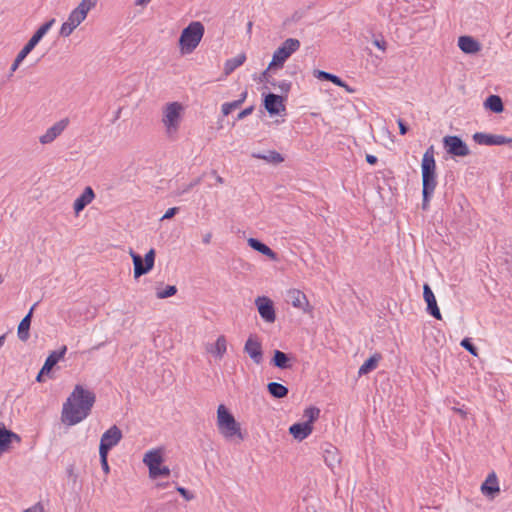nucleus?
<instances>
[{"label": "nucleus", "mask_w": 512, "mask_h": 512, "mask_svg": "<svg viewBox=\"0 0 512 512\" xmlns=\"http://www.w3.org/2000/svg\"><path fill=\"white\" fill-rule=\"evenodd\" d=\"M66 348L63 349L62 352H52L46 359L43 367L42 373H49L52 368L58 363V361L63 357Z\"/></svg>", "instance_id": "nucleus-33"}, {"label": "nucleus", "mask_w": 512, "mask_h": 512, "mask_svg": "<svg viewBox=\"0 0 512 512\" xmlns=\"http://www.w3.org/2000/svg\"><path fill=\"white\" fill-rule=\"evenodd\" d=\"M200 183V179H196L195 181L191 182L187 186H185L182 190L177 191L176 195L181 196L184 193L189 192L194 186L198 185Z\"/></svg>", "instance_id": "nucleus-44"}, {"label": "nucleus", "mask_w": 512, "mask_h": 512, "mask_svg": "<svg viewBox=\"0 0 512 512\" xmlns=\"http://www.w3.org/2000/svg\"><path fill=\"white\" fill-rule=\"evenodd\" d=\"M458 47L466 54H476L481 50V44L471 36H460Z\"/></svg>", "instance_id": "nucleus-23"}, {"label": "nucleus", "mask_w": 512, "mask_h": 512, "mask_svg": "<svg viewBox=\"0 0 512 512\" xmlns=\"http://www.w3.org/2000/svg\"><path fill=\"white\" fill-rule=\"evenodd\" d=\"M284 101L283 96L269 93L264 98V107L270 115H277L285 110Z\"/></svg>", "instance_id": "nucleus-18"}, {"label": "nucleus", "mask_w": 512, "mask_h": 512, "mask_svg": "<svg viewBox=\"0 0 512 512\" xmlns=\"http://www.w3.org/2000/svg\"><path fill=\"white\" fill-rule=\"evenodd\" d=\"M461 346L465 348L467 351H469L472 355L477 356V349L476 347L471 343L469 338H464L461 341Z\"/></svg>", "instance_id": "nucleus-41"}, {"label": "nucleus", "mask_w": 512, "mask_h": 512, "mask_svg": "<svg viewBox=\"0 0 512 512\" xmlns=\"http://www.w3.org/2000/svg\"><path fill=\"white\" fill-rule=\"evenodd\" d=\"M179 208L178 207H172V208H169L165 214L162 216L161 220H166V219H170L172 218L177 212H178Z\"/></svg>", "instance_id": "nucleus-45"}, {"label": "nucleus", "mask_w": 512, "mask_h": 512, "mask_svg": "<svg viewBox=\"0 0 512 512\" xmlns=\"http://www.w3.org/2000/svg\"><path fill=\"white\" fill-rule=\"evenodd\" d=\"M267 389L274 398L280 399L288 395V388L277 382H270Z\"/></svg>", "instance_id": "nucleus-34"}, {"label": "nucleus", "mask_w": 512, "mask_h": 512, "mask_svg": "<svg viewBox=\"0 0 512 512\" xmlns=\"http://www.w3.org/2000/svg\"><path fill=\"white\" fill-rule=\"evenodd\" d=\"M300 41L296 38L286 39L273 53L272 60L267 69L261 75L262 81H268V73L270 70L282 68L290 56L299 50Z\"/></svg>", "instance_id": "nucleus-5"}, {"label": "nucleus", "mask_w": 512, "mask_h": 512, "mask_svg": "<svg viewBox=\"0 0 512 512\" xmlns=\"http://www.w3.org/2000/svg\"><path fill=\"white\" fill-rule=\"evenodd\" d=\"M366 161L371 164V165H374L377 163L378 159L376 156L374 155H371V154H367L366 155Z\"/></svg>", "instance_id": "nucleus-51"}, {"label": "nucleus", "mask_w": 512, "mask_h": 512, "mask_svg": "<svg viewBox=\"0 0 512 512\" xmlns=\"http://www.w3.org/2000/svg\"><path fill=\"white\" fill-rule=\"evenodd\" d=\"M212 234L207 233L203 236V243L209 244L211 242Z\"/></svg>", "instance_id": "nucleus-55"}, {"label": "nucleus", "mask_w": 512, "mask_h": 512, "mask_svg": "<svg viewBox=\"0 0 512 512\" xmlns=\"http://www.w3.org/2000/svg\"><path fill=\"white\" fill-rule=\"evenodd\" d=\"M313 431V426L309 423H295L290 426V434L298 441H302L307 438Z\"/></svg>", "instance_id": "nucleus-24"}, {"label": "nucleus", "mask_w": 512, "mask_h": 512, "mask_svg": "<svg viewBox=\"0 0 512 512\" xmlns=\"http://www.w3.org/2000/svg\"><path fill=\"white\" fill-rule=\"evenodd\" d=\"M24 512H44V508L41 503H36L35 505L25 509Z\"/></svg>", "instance_id": "nucleus-46"}, {"label": "nucleus", "mask_w": 512, "mask_h": 512, "mask_svg": "<svg viewBox=\"0 0 512 512\" xmlns=\"http://www.w3.org/2000/svg\"><path fill=\"white\" fill-rule=\"evenodd\" d=\"M185 108L180 102L174 101L166 103L162 107L161 123L165 129V135L169 139H176L181 122L184 116Z\"/></svg>", "instance_id": "nucleus-3"}, {"label": "nucleus", "mask_w": 512, "mask_h": 512, "mask_svg": "<svg viewBox=\"0 0 512 512\" xmlns=\"http://www.w3.org/2000/svg\"><path fill=\"white\" fill-rule=\"evenodd\" d=\"M246 61V54L240 53L236 57L228 59L224 63L223 72L225 76L230 75L234 70H236L238 67L242 66L244 62Z\"/></svg>", "instance_id": "nucleus-28"}, {"label": "nucleus", "mask_w": 512, "mask_h": 512, "mask_svg": "<svg viewBox=\"0 0 512 512\" xmlns=\"http://www.w3.org/2000/svg\"><path fill=\"white\" fill-rule=\"evenodd\" d=\"M95 401L94 394L76 385L72 393L63 403L61 421L67 426H73L83 421L91 412Z\"/></svg>", "instance_id": "nucleus-1"}, {"label": "nucleus", "mask_w": 512, "mask_h": 512, "mask_svg": "<svg viewBox=\"0 0 512 512\" xmlns=\"http://www.w3.org/2000/svg\"><path fill=\"white\" fill-rule=\"evenodd\" d=\"M271 363L279 369L292 368V358L280 350L274 351Z\"/></svg>", "instance_id": "nucleus-27"}, {"label": "nucleus", "mask_w": 512, "mask_h": 512, "mask_svg": "<svg viewBox=\"0 0 512 512\" xmlns=\"http://www.w3.org/2000/svg\"><path fill=\"white\" fill-rule=\"evenodd\" d=\"M324 461L332 469L340 463V457L336 447L330 446L325 449Z\"/></svg>", "instance_id": "nucleus-31"}, {"label": "nucleus", "mask_w": 512, "mask_h": 512, "mask_svg": "<svg viewBox=\"0 0 512 512\" xmlns=\"http://www.w3.org/2000/svg\"><path fill=\"white\" fill-rule=\"evenodd\" d=\"M480 490L482 494L490 499H494L500 492L497 476L494 472L490 473L482 483Z\"/></svg>", "instance_id": "nucleus-21"}, {"label": "nucleus", "mask_w": 512, "mask_h": 512, "mask_svg": "<svg viewBox=\"0 0 512 512\" xmlns=\"http://www.w3.org/2000/svg\"><path fill=\"white\" fill-rule=\"evenodd\" d=\"M373 44L382 51L386 50L387 43L384 39H375Z\"/></svg>", "instance_id": "nucleus-47"}, {"label": "nucleus", "mask_w": 512, "mask_h": 512, "mask_svg": "<svg viewBox=\"0 0 512 512\" xmlns=\"http://www.w3.org/2000/svg\"><path fill=\"white\" fill-rule=\"evenodd\" d=\"M423 297L427 303V312L436 319L441 320L442 316L438 308L435 295L428 284H424L423 286Z\"/></svg>", "instance_id": "nucleus-22"}, {"label": "nucleus", "mask_w": 512, "mask_h": 512, "mask_svg": "<svg viewBox=\"0 0 512 512\" xmlns=\"http://www.w3.org/2000/svg\"><path fill=\"white\" fill-rule=\"evenodd\" d=\"M422 209L426 210L437 186L434 148L430 146L423 155L422 163Z\"/></svg>", "instance_id": "nucleus-2"}, {"label": "nucleus", "mask_w": 512, "mask_h": 512, "mask_svg": "<svg viewBox=\"0 0 512 512\" xmlns=\"http://www.w3.org/2000/svg\"><path fill=\"white\" fill-rule=\"evenodd\" d=\"M216 182H217L218 184H223L224 180H223V178H222L221 176L217 175V177H216Z\"/></svg>", "instance_id": "nucleus-59"}, {"label": "nucleus", "mask_w": 512, "mask_h": 512, "mask_svg": "<svg viewBox=\"0 0 512 512\" xmlns=\"http://www.w3.org/2000/svg\"><path fill=\"white\" fill-rule=\"evenodd\" d=\"M267 82H269V83H270V81H269V80H268ZM271 85H273V86H277V87H278V89H279L282 93H284V94H286V95L289 93V91L291 90V86H292L291 82L286 81V80L281 81V82H279L278 84H276L275 82H271Z\"/></svg>", "instance_id": "nucleus-40"}, {"label": "nucleus", "mask_w": 512, "mask_h": 512, "mask_svg": "<svg viewBox=\"0 0 512 512\" xmlns=\"http://www.w3.org/2000/svg\"><path fill=\"white\" fill-rule=\"evenodd\" d=\"M443 144L447 153L452 156L465 157L470 154L467 144L458 136H445Z\"/></svg>", "instance_id": "nucleus-12"}, {"label": "nucleus", "mask_w": 512, "mask_h": 512, "mask_svg": "<svg viewBox=\"0 0 512 512\" xmlns=\"http://www.w3.org/2000/svg\"><path fill=\"white\" fill-rule=\"evenodd\" d=\"M246 97H247V92H246V91H244V92L241 94L240 99H238L237 101H241V104H242V103L245 101Z\"/></svg>", "instance_id": "nucleus-58"}, {"label": "nucleus", "mask_w": 512, "mask_h": 512, "mask_svg": "<svg viewBox=\"0 0 512 512\" xmlns=\"http://www.w3.org/2000/svg\"><path fill=\"white\" fill-rule=\"evenodd\" d=\"M99 454H100V461H101L102 469L106 474H108L110 471L108 461H107L108 453L99 452Z\"/></svg>", "instance_id": "nucleus-42"}, {"label": "nucleus", "mask_w": 512, "mask_h": 512, "mask_svg": "<svg viewBox=\"0 0 512 512\" xmlns=\"http://www.w3.org/2000/svg\"><path fill=\"white\" fill-rule=\"evenodd\" d=\"M95 198V193L92 187L87 186L84 191L75 199L73 204V210L75 216H79V214L85 209V207L90 204Z\"/></svg>", "instance_id": "nucleus-20"}, {"label": "nucleus", "mask_w": 512, "mask_h": 512, "mask_svg": "<svg viewBox=\"0 0 512 512\" xmlns=\"http://www.w3.org/2000/svg\"><path fill=\"white\" fill-rule=\"evenodd\" d=\"M398 126H399L400 134L405 135L408 131V128L405 125V123L403 122V120H401V119L398 120Z\"/></svg>", "instance_id": "nucleus-49"}, {"label": "nucleus", "mask_w": 512, "mask_h": 512, "mask_svg": "<svg viewBox=\"0 0 512 512\" xmlns=\"http://www.w3.org/2000/svg\"><path fill=\"white\" fill-rule=\"evenodd\" d=\"M21 63H22V62L18 61V59H16V58H15V60H14V62H13V64H12V66H11V69H10V70H11V73H14V72L18 69V67H19V65H20Z\"/></svg>", "instance_id": "nucleus-53"}, {"label": "nucleus", "mask_w": 512, "mask_h": 512, "mask_svg": "<svg viewBox=\"0 0 512 512\" xmlns=\"http://www.w3.org/2000/svg\"><path fill=\"white\" fill-rule=\"evenodd\" d=\"M252 157L262 159L268 163L279 164L284 161V157L275 150L267 151L266 153H253Z\"/></svg>", "instance_id": "nucleus-30"}, {"label": "nucleus", "mask_w": 512, "mask_h": 512, "mask_svg": "<svg viewBox=\"0 0 512 512\" xmlns=\"http://www.w3.org/2000/svg\"><path fill=\"white\" fill-rule=\"evenodd\" d=\"M227 345L226 337L224 335H220L214 343H207L205 345V350L214 358L221 360L227 352Z\"/></svg>", "instance_id": "nucleus-19"}, {"label": "nucleus", "mask_w": 512, "mask_h": 512, "mask_svg": "<svg viewBox=\"0 0 512 512\" xmlns=\"http://www.w3.org/2000/svg\"><path fill=\"white\" fill-rule=\"evenodd\" d=\"M163 456L159 449H153L145 453L143 463L149 469V477L156 479L160 476H169L170 469L167 466H162Z\"/></svg>", "instance_id": "nucleus-8"}, {"label": "nucleus", "mask_w": 512, "mask_h": 512, "mask_svg": "<svg viewBox=\"0 0 512 512\" xmlns=\"http://www.w3.org/2000/svg\"><path fill=\"white\" fill-rule=\"evenodd\" d=\"M3 343H4V336H1L0 337V347L3 345Z\"/></svg>", "instance_id": "nucleus-62"}, {"label": "nucleus", "mask_w": 512, "mask_h": 512, "mask_svg": "<svg viewBox=\"0 0 512 512\" xmlns=\"http://www.w3.org/2000/svg\"><path fill=\"white\" fill-rule=\"evenodd\" d=\"M243 350L256 365L263 362L262 343L257 335L252 334L247 338Z\"/></svg>", "instance_id": "nucleus-13"}, {"label": "nucleus", "mask_w": 512, "mask_h": 512, "mask_svg": "<svg viewBox=\"0 0 512 512\" xmlns=\"http://www.w3.org/2000/svg\"><path fill=\"white\" fill-rule=\"evenodd\" d=\"M151 0H136L135 5L136 6H146Z\"/></svg>", "instance_id": "nucleus-54"}, {"label": "nucleus", "mask_w": 512, "mask_h": 512, "mask_svg": "<svg viewBox=\"0 0 512 512\" xmlns=\"http://www.w3.org/2000/svg\"><path fill=\"white\" fill-rule=\"evenodd\" d=\"M204 32V25L199 21H193L184 28L179 38V48L181 53H192L201 42Z\"/></svg>", "instance_id": "nucleus-6"}, {"label": "nucleus", "mask_w": 512, "mask_h": 512, "mask_svg": "<svg viewBox=\"0 0 512 512\" xmlns=\"http://www.w3.org/2000/svg\"><path fill=\"white\" fill-rule=\"evenodd\" d=\"M130 255L133 260L134 264V277L139 278L140 276L148 273L150 270H152L155 262V251L154 249H150L143 259L140 255L136 254L133 250H130Z\"/></svg>", "instance_id": "nucleus-9"}, {"label": "nucleus", "mask_w": 512, "mask_h": 512, "mask_svg": "<svg viewBox=\"0 0 512 512\" xmlns=\"http://www.w3.org/2000/svg\"><path fill=\"white\" fill-rule=\"evenodd\" d=\"M177 288L174 285H168L164 290H157L156 296L158 299H165L175 295Z\"/></svg>", "instance_id": "nucleus-38"}, {"label": "nucleus", "mask_w": 512, "mask_h": 512, "mask_svg": "<svg viewBox=\"0 0 512 512\" xmlns=\"http://www.w3.org/2000/svg\"><path fill=\"white\" fill-rule=\"evenodd\" d=\"M55 22V19H51L49 22L43 24L35 33L34 35L30 38V41L32 43H34L35 45H37L40 40L44 37V35L49 31V29L52 27V25L54 24Z\"/></svg>", "instance_id": "nucleus-36"}, {"label": "nucleus", "mask_w": 512, "mask_h": 512, "mask_svg": "<svg viewBox=\"0 0 512 512\" xmlns=\"http://www.w3.org/2000/svg\"><path fill=\"white\" fill-rule=\"evenodd\" d=\"M484 106L495 113H501L504 110L502 99L498 95H490L485 100Z\"/></svg>", "instance_id": "nucleus-32"}, {"label": "nucleus", "mask_w": 512, "mask_h": 512, "mask_svg": "<svg viewBox=\"0 0 512 512\" xmlns=\"http://www.w3.org/2000/svg\"><path fill=\"white\" fill-rule=\"evenodd\" d=\"M35 44L32 43L30 40L26 43V45L23 47L28 53H30L34 48Z\"/></svg>", "instance_id": "nucleus-52"}, {"label": "nucleus", "mask_w": 512, "mask_h": 512, "mask_svg": "<svg viewBox=\"0 0 512 512\" xmlns=\"http://www.w3.org/2000/svg\"><path fill=\"white\" fill-rule=\"evenodd\" d=\"M254 110V107L253 106H250L248 108H245L244 110H242L239 114H238V119H243L245 117H247L248 115H250Z\"/></svg>", "instance_id": "nucleus-48"}, {"label": "nucleus", "mask_w": 512, "mask_h": 512, "mask_svg": "<svg viewBox=\"0 0 512 512\" xmlns=\"http://www.w3.org/2000/svg\"><path fill=\"white\" fill-rule=\"evenodd\" d=\"M123 437L122 431L116 425L106 430L100 440L99 452L109 453V451L117 446Z\"/></svg>", "instance_id": "nucleus-11"}, {"label": "nucleus", "mask_w": 512, "mask_h": 512, "mask_svg": "<svg viewBox=\"0 0 512 512\" xmlns=\"http://www.w3.org/2000/svg\"><path fill=\"white\" fill-rule=\"evenodd\" d=\"M21 437L13 431L6 428L3 423H0V455L10 451L14 444H20Z\"/></svg>", "instance_id": "nucleus-14"}, {"label": "nucleus", "mask_w": 512, "mask_h": 512, "mask_svg": "<svg viewBox=\"0 0 512 512\" xmlns=\"http://www.w3.org/2000/svg\"><path fill=\"white\" fill-rule=\"evenodd\" d=\"M458 413H460L463 417H466V412L461 409H455Z\"/></svg>", "instance_id": "nucleus-60"}, {"label": "nucleus", "mask_w": 512, "mask_h": 512, "mask_svg": "<svg viewBox=\"0 0 512 512\" xmlns=\"http://www.w3.org/2000/svg\"><path fill=\"white\" fill-rule=\"evenodd\" d=\"M287 297L294 308L302 310L304 313H311L312 306L310 305L307 296L298 289H290L287 291Z\"/></svg>", "instance_id": "nucleus-16"}, {"label": "nucleus", "mask_w": 512, "mask_h": 512, "mask_svg": "<svg viewBox=\"0 0 512 512\" xmlns=\"http://www.w3.org/2000/svg\"><path fill=\"white\" fill-rule=\"evenodd\" d=\"M176 490L181 494V496L187 500V501H190L192 499H194V495L189 492L187 489L183 488V487H176Z\"/></svg>", "instance_id": "nucleus-43"}, {"label": "nucleus", "mask_w": 512, "mask_h": 512, "mask_svg": "<svg viewBox=\"0 0 512 512\" xmlns=\"http://www.w3.org/2000/svg\"><path fill=\"white\" fill-rule=\"evenodd\" d=\"M3 282V277L0 275V284Z\"/></svg>", "instance_id": "nucleus-63"}, {"label": "nucleus", "mask_w": 512, "mask_h": 512, "mask_svg": "<svg viewBox=\"0 0 512 512\" xmlns=\"http://www.w3.org/2000/svg\"><path fill=\"white\" fill-rule=\"evenodd\" d=\"M69 124L68 119H61L60 121L54 123L50 128L46 130V132L39 137V141L41 144H49L53 142L58 136H60L63 131L67 128Z\"/></svg>", "instance_id": "nucleus-17"}, {"label": "nucleus", "mask_w": 512, "mask_h": 512, "mask_svg": "<svg viewBox=\"0 0 512 512\" xmlns=\"http://www.w3.org/2000/svg\"><path fill=\"white\" fill-rule=\"evenodd\" d=\"M35 305H33L28 314L21 320L18 325L17 334L20 340L27 341L29 339V329L31 324V318Z\"/></svg>", "instance_id": "nucleus-25"}, {"label": "nucleus", "mask_w": 512, "mask_h": 512, "mask_svg": "<svg viewBox=\"0 0 512 512\" xmlns=\"http://www.w3.org/2000/svg\"><path fill=\"white\" fill-rule=\"evenodd\" d=\"M247 242H248V245L252 249H254V250L260 252L261 254L267 256L271 260H274V261L277 260V254L270 247H268L266 244L260 242L259 240L255 239V238H249L247 240Z\"/></svg>", "instance_id": "nucleus-26"}, {"label": "nucleus", "mask_w": 512, "mask_h": 512, "mask_svg": "<svg viewBox=\"0 0 512 512\" xmlns=\"http://www.w3.org/2000/svg\"><path fill=\"white\" fill-rule=\"evenodd\" d=\"M314 76L318 79L331 81L337 86H345V82H343L338 76L325 71L314 70Z\"/></svg>", "instance_id": "nucleus-35"}, {"label": "nucleus", "mask_w": 512, "mask_h": 512, "mask_svg": "<svg viewBox=\"0 0 512 512\" xmlns=\"http://www.w3.org/2000/svg\"><path fill=\"white\" fill-rule=\"evenodd\" d=\"M473 140L479 145H505L512 143V138H508L503 135L487 134L477 132L473 135Z\"/></svg>", "instance_id": "nucleus-15"}, {"label": "nucleus", "mask_w": 512, "mask_h": 512, "mask_svg": "<svg viewBox=\"0 0 512 512\" xmlns=\"http://www.w3.org/2000/svg\"><path fill=\"white\" fill-rule=\"evenodd\" d=\"M320 410L316 407H309L304 410V417L307 419L305 423L310 425L319 417Z\"/></svg>", "instance_id": "nucleus-37"}, {"label": "nucleus", "mask_w": 512, "mask_h": 512, "mask_svg": "<svg viewBox=\"0 0 512 512\" xmlns=\"http://www.w3.org/2000/svg\"><path fill=\"white\" fill-rule=\"evenodd\" d=\"M241 105V101H232L224 103L221 107L222 113L224 116L229 115L234 109L238 108Z\"/></svg>", "instance_id": "nucleus-39"}, {"label": "nucleus", "mask_w": 512, "mask_h": 512, "mask_svg": "<svg viewBox=\"0 0 512 512\" xmlns=\"http://www.w3.org/2000/svg\"><path fill=\"white\" fill-rule=\"evenodd\" d=\"M382 359L381 354L375 353L371 357H369L359 368L358 375H366L371 371L375 370Z\"/></svg>", "instance_id": "nucleus-29"}, {"label": "nucleus", "mask_w": 512, "mask_h": 512, "mask_svg": "<svg viewBox=\"0 0 512 512\" xmlns=\"http://www.w3.org/2000/svg\"><path fill=\"white\" fill-rule=\"evenodd\" d=\"M255 305L262 320L268 324L276 321V311L273 301L267 296H258Z\"/></svg>", "instance_id": "nucleus-10"}, {"label": "nucleus", "mask_w": 512, "mask_h": 512, "mask_svg": "<svg viewBox=\"0 0 512 512\" xmlns=\"http://www.w3.org/2000/svg\"><path fill=\"white\" fill-rule=\"evenodd\" d=\"M342 87H343V88H345V89H346V91H348V92H353V91H354V90H353V89H351V88H350L346 83H345V86H342Z\"/></svg>", "instance_id": "nucleus-61"}, {"label": "nucleus", "mask_w": 512, "mask_h": 512, "mask_svg": "<svg viewBox=\"0 0 512 512\" xmlns=\"http://www.w3.org/2000/svg\"><path fill=\"white\" fill-rule=\"evenodd\" d=\"M168 485H169V483H168V482H157V483H156V488H158V489H164V488H166Z\"/></svg>", "instance_id": "nucleus-56"}, {"label": "nucleus", "mask_w": 512, "mask_h": 512, "mask_svg": "<svg viewBox=\"0 0 512 512\" xmlns=\"http://www.w3.org/2000/svg\"><path fill=\"white\" fill-rule=\"evenodd\" d=\"M28 54L29 53L24 48H22V50L16 56V59H18V61L22 62L27 57Z\"/></svg>", "instance_id": "nucleus-50"}, {"label": "nucleus", "mask_w": 512, "mask_h": 512, "mask_svg": "<svg viewBox=\"0 0 512 512\" xmlns=\"http://www.w3.org/2000/svg\"><path fill=\"white\" fill-rule=\"evenodd\" d=\"M96 0H82L81 3L70 13L67 21L61 28L60 34L68 37L85 20L87 13L95 5Z\"/></svg>", "instance_id": "nucleus-7"}, {"label": "nucleus", "mask_w": 512, "mask_h": 512, "mask_svg": "<svg viewBox=\"0 0 512 512\" xmlns=\"http://www.w3.org/2000/svg\"><path fill=\"white\" fill-rule=\"evenodd\" d=\"M46 373H42V369L40 370V372L38 373L37 377H36V380L38 382H43L44 379H43V376L45 375Z\"/></svg>", "instance_id": "nucleus-57"}, {"label": "nucleus", "mask_w": 512, "mask_h": 512, "mask_svg": "<svg viewBox=\"0 0 512 512\" xmlns=\"http://www.w3.org/2000/svg\"><path fill=\"white\" fill-rule=\"evenodd\" d=\"M216 423L219 433L225 439L231 440L237 438L240 441L244 439L240 423L236 421L235 417L224 404H220L217 408Z\"/></svg>", "instance_id": "nucleus-4"}]
</instances>
